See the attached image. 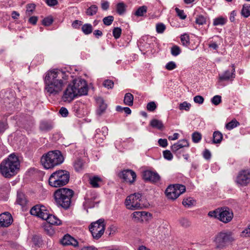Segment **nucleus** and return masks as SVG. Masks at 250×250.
<instances>
[{"label": "nucleus", "mask_w": 250, "mask_h": 250, "mask_svg": "<svg viewBox=\"0 0 250 250\" xmlns=\"http://www.w3.org/2000/svg\"><path fill=\"white\" fill-rule=\"evenodd\" d=\"M70 73L58 69L48 71L44 78L45 89L50 95L58 94L68 82Z\"/></svg>", "instance_id": "nucleus-1"}, {"label": "nucleus", "mask_w": 250, "mask_h": 250, "mask_svg": "<svg viewBox=\"0 0 250 250\" xmlns=\"http://www.w3.org/2000/svg\"><path fill=\"white\" fill-rule=\"evenodd\" d=\"M20 169V162L14 154L10 155L0 164V173L6 178H10L15 175Z\"/></svg>", "instance_id": "nucleus-2"}, {"label": "nucleus", "mask_w": 250, "mask_h": 250, "mask_svg": "<svg viewBox=\"0 0 250 250\" xmlns=\"http://www.w3.org/2000/svg\"><path fill=\"white\" fill-rule=\"evenodd\" d=\"M74 191L69 188H61L54 193V197L57 205L65 209H68L71 203Z\"/></svg>", "instance_id": "nucleus-3"}, {"label": "nucleus", "mask_w": 250, "mask_h": 250, "mask_svg": "<svg viewBox=\"0 0 250 250\" xmlns=\"http://www.w3.org/2000/svg\"><path fill=\"white\" fill-rule=\"evenodd\" d=\"M64 160L59 150L50 151L43 154L41 158V163L45 169L52 168L62 164Z\"/></svg>", "instance_id": "nucleus-4"}, {"label": "nucleus", "mask_w": 250, "mask_h": 250, "mask_svg": "<svg viewBox=\"0 0 250 250\" xmlns=\"http://www.w3.org/2000/svg\"><path fill=\"white\" fill-rule=\"evenodd\" d=\"M69 172L64 170H59L51 174L50 176L49 185L54 188L62 187L66 185L69 181Z\"/></svg>", "instance_id": "nucleus-5"}, {"label": "nucleus", "mask_w": 250, "mask_h": 250, "mask_svg": "<svg viewBox=\"0 0 250 250\" xmlns=\"http://www.w3.org/2000/svg\"><path fill=\"white\" fill-rule=\"evenodd\" d=\"M234 240L233 233L230 231H221L216 235L215 238L217 247L221 249L228 246Z\"/></svg>", "instance_id": "nucleus-6"}, {"label": "nucleus", "mask_w": 250, "mask_h": 250, "mask_svg": "<svg viewBox=\"0 0 250 250\" xmlns=\"http://www.w3.org/2000/svg\"><path fill=\"white\" fill-rule=\"evenodd\" d=\"M142 195L139 193H135L127 196L125 200V205L127 208L134 210L142 208L144 207L141 199Z\"/></svg>", "instance_id": "nucleus-7"}, {"label": "nucleus", "mask_w": 250, "mask_h": 250, "mask_svg": "<svg viewBox=\"0 0 250 250\" xmlns=\"http://www.w3.org/2000/svg\"><path fill=\"white\" fill-rule=\"evenodd\" d=\"M89 230L94 238L99 239L104 234L105 230L104 219H100L91 224Z\"/></svg>", "instance_id": "nucleus-8"}, {"label": "nucleus", "mask_w": 250, "mask_h": 250, "mask_svg": "<svg viewBox=\"0 0 250 250\" xmlns=\"http://www.w3.org/2000/svg\"><path fill=\"white\" fill-rule=\"evenodd\" d=\"M236 183L240 186L245 187L250 184V169L240 170L236 177Z\"/></svg>", "instance_id": "nucleus-9"}, {"label": "nucleus", "mask_w": 250, "mask_h": 250, "mask_svg": "<svg viewBox=\"0 0 250 250\" xmlns=\"http://www.w3.org/2000/svg\"><path fill=\"white\" fill-rule=\"evenodd\" d=\"M30 213L46 221L50 215L44 206L39 205H37L32 207L30 210Z\"/></svg>", "instance_id": "nucleus-10"}, {"label": "nucleus", "mask_w": 250, "mask_h": 250, "mask_svg": "<svg viewBox=\"0 0 250 250\" xmlns=\"http://www.w3.org/2000/svg\"><path fill=\"white\" fill-rule=\"evenodd\" d=\"M233 217L232 210L228 207L220 208L218 219L224 223L230 222Z\"/></svg>", "instance_id": "nucleus-11"}, {"label": "nucleus", "mask_w": 250, "mask_h": 250, "mask_svg": "<svg viewBox=\"0 0 250 250\" xmlns=\"http://www.w3.org/2000/svg\"><path fill=\"white\" fill-rule=\"evenodd\" d=\"M71 85L75 91H79V96L85 95L87 94L88 88L84 80L81 79L74 80Z\"/></svg>", "instance_id": "nucleus-12"}, {"label": "nucleus", "mask_w": 250, "mask_h": 250, "mask_svg": "<svg viewBox=\"0 0 250 250\" xmlns=\"http://www.w3.org/2000/svg\"><path fill=\"white\" fill-rule=\"evenodd\" d=\"M78 96H79V91H75L71 84H69L64 90L62 99L65 102H70Z\"/></svg>", "instance_id": "nucleus-13"}, {"label": "nucleus", "mask_w": 250, "mask_h": 250, "mask_svg": "<svg viewBox=\"0 0 250 250\" xmlns=\"http://www.w3.org/2000/svg\"><path fill=\"white\" fill-rule=\"evenodd\" d=\"M119 176L123 179L125 182L132 184L136 178V174L134 171L130 169L123 170L119 175Z\"/></svg>", "instance_id": "nucleus-14"}, {"label": "nucleus", "mask_w": 250, "mask_h": 250, "mask_svg": "<svg viewBox=\"0 0 250 250\" xmlns=\"http://www.w3.org/2000/svg\"><path fill=\"white\" fill-rule=\"evenodd\" d=\"M143 178L145 181L156 183L160 179V176L156 172L150 170L145 171L143 173Z\"/></svg>", "instance_id": "nucleus-15"}, {"label": "nucleus", "mask_w": 250, "mask_h": 250, "mask_svg": "<svg viewBox=\"0 0 250 250\" xmlns=\"http://www.w3.org/2000/svg\"><path fill=\"white\" fill-rule=\"evenodd\" d=\"M13 222V218L11 214L5 212L0 215V227H8Z\"/></svg>", "instance_id": "nucleus-16"}, {"label": "nucleus", "mask_w": 250, "mask_h": 250, "mask_svg": "<svg viewBox=\"0 0 250 250\" xmlns=\"http://www.w3.org/2000/svg\"><path fill=\"white\" fill-rule=\"evenodd\" d=\"M61 242L62 245H72L75 247L78 246L77 241L69 234L65 235L61 239Z\"/></svg>", "instance_id": "nucleus-17"}, {"label": "nucleus", "mask_w": 250, "mask_h": 250, "mask_svg": "<svg viewBox=\"0 0 250 250\" xmlns=\"http://www.w3.org/2000/svg\"><path fill=\"white\" fill-rule=\"evenodd\" d=\"M165 193L168 199L175 200L179 196L177 194V191L173 185L169 186L165 191Z\"/></svg>", "instance_id": "nucleus-18"}, {"label": "nucleus", "mask_w": 250, "mask_h": 250, "mask_svg": "<svg viewBox=\"0 0 250 250\" xmlns=\"http://www.w3.org/2000/svg\"><path fill=\"white\" fill-rule=\"evenodd\" d=\"M232 69L231 72L229 70L226 71L224 73L219 74V80L220 81H226L229 80L231 78H234L235 77V68L234 65H232Z\"/></svg>", "instance_id": "nucleus-19"}, {"label": "nucleus", "mask_w": 250, "mask_h": 250, "mask_svg": "<svg viewBox=\"0 0 250 250\" xmlns=\"http://www.w3.org/2000/svg\"><path fill=\"white\" fill-rule=\"evenodd\" d=\"M132 217L138 221H143L144 219L147 220L148 215L151 216L150 213L146 211H135L132 214Z\"/></svg>", "instance_id": "nucleus-20"}, {"label": "nucleus", "mask_w": 250, "mask_h": 250, "mask_svg": "<svg viewBox=\"0 0 250 250\" xmlns=\"http://www.w3.org/2000/svg\"><path fill=\"white\" fill-rule=\"evenodd\" d=\"M98 104V108L97 110V114L99 116H101L105 111L107 108V105L104 102L103 99L99 98L97 100Z\"/></svg>", "instance_id": "nucleus-21"}, {"label": "nucleus", "mask_w": 250, "mask_h": 250, "mask_svg": "<svg viewBox=\"0 0 250 250\" xmlns=\"http://www.w3.org/2000/svg\"><path fill=\"white\" fill-rule=\"evenodd\" d=\"M96 196L95 195L89 197L88 195L85 197V204L89 208H93L95 207V205H98L99 201H95Z\"/></svg>", "instance_id": "nucleus-22"}, {"label": "nucleus", "mask_w": 250, "mask_h": 250, "mask_svg": "<svg viewBox=\"0 0 250 250\" xmlns=\"http://www.w3.org/2000/svg\"><path fill=\"white\" fill-rule=\"evenodd\" d=\"M46 224H50V225L59 226L62 224V221L55 216L50 214L46 220Z\"/></svg>", "instance_id": "nucleus-23"}, {"label": "nucleus", "mask_w": 250, "mask_h": 250, "mask_svg": "<svg viewBox=\"0 0 250 250\" xmlns=\"http://www.w3.org/2000/svg\"><path fill=\"white\" fill-rule=\"evenodd\" d=\"M134 97L130 93L125 94L124 99V103L128 106H132L133 104Z\"/></svg>", "instance_id": "nucleus-24"}, {"label": "nucleus", "mask_w": 250, "mask_h": 250, "mask_svg": "<svg viewBox=\"0 0 250 250\" xmlns=\"http://www.w3.org/2000/svg\"><path fill=\"white\" fill-rule=\"evenodd\" d=\"M150 125L152 127L159 130H162L164 128V125L162 122L157 119L152 120L150 123Z\"/></svg>", "instance_id": "nucleus-25"}, {"label": "nucleus", "mask_w": 250, "mask_h": 250, "mask_svg": "<svg viewBox=\"0 0 250 250\" xmlns=\"http://www.w3.org/2000/svg\"><path fill=\"white\" fill-rule=\"evenodd\" d=\"M43 228L44 231L47 235L50 237H52L54 235L55 231L52 226L50 225V224H45L44 225Z\"/></svg>", "instance_id": "nucleus-26"}, {"label": "nucleus", "mask_w": 250, "mask_h": 250, "mask_svg": "<svg viewBox=\"0 0 250 250\" xmlns=\"http://www.w3.org/2000/svg\"><path fill=\"white\" fill-rule=\"evenodd\" d=\"M223 139V135L219 131L214 132L213 134V143L214 144H220Z\"/></svg>", "instance_id": "nucleus-27"}, {"label": "nucleus", "mask_w": 250, "mask_h": 250, "mask_svg": "<svg viewBox=\"0 0 250 250\" xmlns=\"http://www.w3.org/2000/svg\"><path fill=\"white\" fill-rule=\"evenodd\" d=\"M147 7L145 5L139 7L134 13L137 17H143L147 12Z\"/></svg>", "instance_id": "nucleus-28"}, {"label": "nucleus", "mask_w": 250, "mask_h": 250, "mask_svg": "<svg viewBox=\"0 0 250 250\" xmlns=\"http://www.w3.org/2000/svg\"><path fill=\"white\" fill-rule=\"evenodd\" d=\"M241 13L244 17H249L250 16V5L248 4H244Z\"/></svg>", "instance_id": "nucleus-29"}, {"label": "nucleus", "mask_w": 250, "mask_h": 250, "mask_svg": "<svg viewBox=\"0 0 250 250\" xmlns=\"http://www.w3.org/2000/svg\"><path fill=\"white\" fill-rule=\"evenodd\" d=\"M84 163L81 159H78L74 163V167L75 169L79 171L83 169Z\"/></svg>", "instance_id": "nucleus-30"}, {"label": "nucleus", "mask_w": 250, "mask_h": 250, "mask_svg": "<svg viewBox=\"0 0 250 250\" xmlns=\"http://www.w3.org/2000/svg\"><path fill=\"white\" fill-rule=\"evenodd\" d=\"M98 11V7L96 5H92L87 9L86 14L89 16L95 15Z\"/></svg>", "instance_id": "nucleus-31"}, {"label": "nucleus", "mask_w": 250, "mask_h": 250, "mask_svg": "<svg viewBox=\"0 0 250 250\" xmlns=\"http://www.w3.org/2000/svg\"><path fill=\"white\" fill-rule=\"evenodd\" d=\"M82 30L85 35H88L92 33L93 28L90 24L86 23L83 25Z\"/></svg>", "instance_id": "nucleus-32"}, {"label": "nucleus", "mask_w": 250, "mask_h": 250, "mask_svg": "<svg viewBox=\"0 0 250 250\" xmlns=\"http://www.w3.org/2000/svg\"><path fill=\"white\" fill-rule=\"evenodd\" d=\"M101 181V179L98 176H94L92 178H90V184L93 188H99L100 186L98 182Z\"/></svg>", "instance_id": "nucleus-33"}, {"label": "nucleus", "mask_w": 250, "mask_h": 250, "mask_svg": "<svg viewBox=\"0 0 250 250\" xmlns=\"http://www.w3.org/2000/svg\"><path fill=\"white\" fill-rule=\"evenodd\" d=\"M52 127L51 124L46 122H43L41 124L40 128L42 131H48L51 129Z\"/></svg>", "instance_id": "nucleus-34"}, {"label": "nucleus", "mask_w": 250, "mask_h": 250, "mask_svg": "<svg viewBox=\"0 0 250 250\" xmlns=\"http://www.w3.org/2000/svg\"><path fill=\"white\" fill-rule=\"evenodd\" d=\"M195 203V201L192 198L189 197L187 199H184L182 202L183 205L186 207H190L193 206Z\"/></svg>", "instance_id": "nucleus-35"}, {"label": "nucleus", "mask_w": 250, "mask_h": 250, "mask_svg": "<svg viewBox=\"0 0 250 250\" xmlns=\"http://www.w3.org/2000/svg\"><path fill=\"white\" fill-rule=\"evenodd\" d=\"M116 10L119 15L123 14L125 11V4L123 2L118 3L116 6Z\"/></svg>", "instance_id": "nucleus-36"}, {"label": "nucleus", "mask_w": 250, "mask_h": 250, "mask_svg": "<svg viewBox=\"0 0 250 250\" xmlns=\"http://www.w3.org/2000/svg\"><path fill=\"white\" fill-rule=\"evenodd\" d=\"M181 41L183 45L187 46L189 43V37L187 34H184L181 36Z\"/></svg>", "instance_id": "nucleus-37"}, {"label": "nucleus", "mask_w": 250, "mask_h": 250, "mask_svg": "<svg viewBox=\"0 0 250 250\" xmlns=\"http://www.w3.org/2000/svg\"><path fill=\"white\" fill-rule=\"evenodd\" d=\"M239 125V122L236 120H232L231 121L226 125V127L227 129L230 130L236 127Z\"/></svg>", "instance_id": "nucleus-38"}, {"label": "nucleus", "mask_w": 250, "mask_h": 250, "mask_svg": "<svg viewBox=\"0 0 250 250\" xmlns=\"http://www.w3.org/2000/svg\"><path fill=\"white\" fill-rule=\"evenodd\" d=\"M36 5L34 3H30L26 5V13L28 16H31L35 10Z\"/></svg>", "instance_id": "nucleus-39"}, {"label": "nucleus", "mask_w": 250, "mask_h": 250, "mask_svg": "<svg viewBox=\"0 0 250 250\" xmlns=\"http://www.w3.org/2000/svg\"><path fill=\"white\" fill-rule=\"evenodd\" d=\"M176 190L177 191V194L180 196L181 194L183 193L186 191V187L183 185L176 184L174 185Z\"/></svg>", "instance_id": "nucleus-40"}, {"label": "nucleus", "mask_w": 250, "mask_h": 250, "mask_svg": "<svg viewBox=\"0 0 250 250\" xmlns=\"http://www.w3.org/2000/svg\"><path fill=\"white\" fill-rule=\"evenodd\" d=\"M179 223L181 226L185 228H188L191 225L190 221L186 218H182L179 220Z\"/></svg>", "instance_id": "nucleus-41"}, {"label": "nucleus", "mask_w": 250, "mask_h": 250, "mask_svg": "<svg viewBox=\"0 0 250 250\" xmlns=\"http://www.w3.org/2000/svg\"><path fill=\"white\" fill-rule=\"evenodd\" d=\"M53 22V19L52 17H47L45 18L42 21L43 25L48 26L50 25Z\"/></svg>", "instance_id": "nucleus-42"}, {"label": "nucleus", "mask_w": 250, "mask_h": 250, "mask_svg": "<svg viewBox=\"0 0 250 250\" xmlns=\"http://www.w3.org/2000/svg\"><path fill=\"white\" fill-rule=\"evenodd\" d=\"M202 135L198 132H195L192 134V139L194 143H198L201 139Z\"/></svg>", "instance_id": "nucleus-43"}, {"label": "nucleus", "mask_w": 250, "mask_h": 250, "mask_svg": "<svg viewBox=\"0 0 250 250\" xmlns=\"http://www.w3.org/2000/svg\"><path fill=\"white\" fill-rule=\"evenodd\" d=\"M195 22L199 25H203L206 23V18L202 15H199L196 18Z\"/></svg>", "instance_id": "nucleus-44"}, {"label": "nucleus", "mask_w": 250, "mask_h": 250, "mask_svg": "<svg viewBox=\"0 0 250 250\" xmlns=\"http://www.w3.org/2000/svg\"><path fill=\"white\" fill-rule=\"evenodd\" d=\"M122 29L120 27H115L113 30V35L116 39L120 37Z\"/></svg>", "instance_id": "nucleus-45"}, {"label": "nucleus", "mask_w": 250, "mask_h": 250, "mask_svg": "<svg viewBox=\"0 0 250 250\" xmlns=\"http://www.w3.org/2000/svg\"><path fill=\"white\" fill-rule=\"evenodd\" d=\"M114 21V17L112 16H109L104 18L103 20L104 23L106 25H110Z\"/></svg>", "instance_id": "nucleus-46"}, {"label": "nucleus", "mask_w": 250, "mask_h": 250, "mask_svg": "<svg viewBox=\"0 0 250 250\" xmlns=\"http://www.w3.org/2000/svg\"><path fill=\"white\" fill-rule=\"evenodd\" d=\"M181 52L180 47L177 45H174L171 48V53L174 56L178 55Z\"/></svg>", "instance_id": "nucleus-47"}, {"label": "nucleus", "mask_w": 250, "mask_h": 250, "mask_svg": "<svg viewBox=\"0 0 250 250\" xmlns=\"http://www.w3.org/2000/svg\"><path fill=\"white\" fill-rule=\"evenodd\" d=\"M176 144L178 146V147H179L180 149L184 147H188L189 146V144L187 140L183 139L179 141Z\"/></svg>", "instance_id": "nucleus-48"}, {"label": "nucleus", "mask_w": 250, "mask_h": 250, "mask_svg": "<svg viewBox=\"0 0 250 250\" xmlns=\"http://www.w3.org/2000/svg\"><path fill=\"white\" fill-rule=\"evenodd\" d=\"M226 20L222 18L219 17L215 19L213 21L214 25H223L226 23Z\"/></svg>", "instance_id": "nucleus-49"}, {"label": "nucleus", "mask_w": 250, "mask_h": 250, "mask_svg": "<svg viewBox=\"0 0 250 250\" xmlns=\"http://www.w3.org/2000/svg\"><path fill=\"white\" fill-rule=\"evenodd\" d=\"M103 85L108 89H112L114 86V82L110 80H105L103 83Z\"/></svg>", "instance_id": "nucleus-50"}, {"label": "nucleus", "mask_w": 250, "mask_h": 250, "mask_svg": "<svg viewBox=\"0 0 250 250\" xmlns=\"http://www.w3.org/2000/svg\"><path fill=\"white\" fill-rule=\"evenodd\" d=\"M191 106V104L189 103H188L186 102H184L183 103H181L179 105V109L180 110L185 109L186 111H188Z\"/></svg>", "instance_id": "nucleus-51"}, {"label": "nucleus", "mask_w": 250, "mask_h": 250, "mask_svg": "<svg viewBox=\"0 0 250 250\" xmlns=\"http://www.w3.org/2000/svg\"><path fill=\"white\" fill-rule=\"evenodd\" d=\"M211 102L215 105H217L221 102V96L219 95L214 96L211 99Z\"/></svg>", "instance_id": "nucleus-52"}, {"label": "nucleus", "mask_w": 250, "mask_h": 250, "mask_svg": "<svg viewBox=\"0 0 250 250\" xmlns=\"http://www.w3.org/2000/svg\"><path fill=\"white\" fill-rule=\"evenodd\" d=\"M157 107V105L154 102H151L147 104L146 108L147 110L152 112L154 111Z\"/></svg>", "instance_id": "nucleus-53"}, {"label": "nucleus", "mask_w": 250, "mask_h": 250, "mask_svg": "<svg viewBox=\"0 0 250 250\" xmlns=\"http://www.w3.org/2000/svg\"><path fill=\"white\" fill-rule=\"evenodd\" d=\"M17 203L21 205L24 206L26 204V201L23 195H19L17 200Z\"/></svg>", "instance_id": "nucleus-54"}, {"label": "nucleus", "mask_w": 250, "mask_h": 250, "mask_svg": "<svg viewBox=\"0 0 250 250\" xmlns=\"http://www.w3.org/2000/svg\"><path fill=\"white\" fill-rule=\"evenodd\" d=\"M175 10L177 15L182 20H184L186 18L187 16L185 14L184 10H180L178 8L176 7Z\"/></svg>", "instance_id": "nucleus-55"}, {"label": "nucleus", "mask_w": 250, "mask_h": 250, "mask_svg": "<svg viewBox=\"0 0 250 250\" xmlns=\"http://www.w3.org/2000/svg\"><path fill=\"white\" fill-rule=\"evenodd\" d=\"M166 29V26L162 23H158L156 25V31L158 33H162Z\"/></svg>", "instance_id": "nucleus-56"}, {"label": "nucleus", "mask_w": 250, "mask_h": 250, "mask_svg": "<svg viewBox=\"0 0 250 250\" xmlns=\"http://www.w3.org/2000/svg\"><path fill=\"white\" fill-rule=\"evenodd\" d=\"M164 157L168 160H171L173 158V155L169 150H166L163 151Z\"/></svg>", "instance_id": "nucleus-57"}, {"label": "nucleus", "mask_w": 250, "mask_h": 250, "mask_svg": "<svg viewBox=\"0 0 250 250\" xmlns=\"http://www.w3.org/2000/svg\"><path fill=\"white\" fill-rule=\"evenodd\" d=\"M220 212V208H218L214 211H209L208 213V216L213 217L218 219L219 213Z\"/></svg>", "instance_id": "nucleus-58"}, {"label": "nucleus", "mask_w": 250, "mask_h": 250, "mask_svg": "<svg viewBox=\"0 0 250 250\" xmlns=\"http://www.w3.org/2000/svg\"><path fill=\"white\" fill-rule=\"evenodd\" d=\"M176 67V63L173 62H168L166 65V68L168 70H172Z\"/></svg>", "instance_id": "nucleus-59"}, {"label": "nucleus", "mask_w": 250, "mask_h": 250, "mask_svg": "<svg viewBox=\"0 0 250 250\" xmlns=\"http://www.w3.org/2000/svg\"><path fill=\"white\" fill-rule=\"evenodd\" d=\"M194 102L196 103L202 104L204 101V98L200 95L196 96L193 98Z\"/></svg>", "instance_id": "nucleus-60"}, {"label": "nucleus", "mask_w": 250, "mask_h": 250, "mask_svg": "<svg viewBox=\"0 0 250 250\" xmlns=\"http://www.w3.org/2000/svg\"><path fill=\"white\" fill-rule=\"evenodd\" d=\"M7 128V124L4 122H0V134Z\"/></svg>", "instance_id": "nucleus-61"}, {"label": "nucleus", "mask_w": 250, "mask_h": 250, "mask_svg": "<svg viewBox=\"0 0 250 250\" xmlns=\"http://www.w3.org/2000/svg\"><path fill=\"white\" fill-rule=\"evenodd\" d=\"M59 113L61 114V115L63 117H66L67 116L68 114V110L65 108V107H62L60 110V111H59Z\"/></svg>", "instance_id": "nucleus-62"}, {"label": "nucleus", "mask_w": 250, "mask_h": 250, "mask_svg": "<svg viewBox=\"0 0 250 250\" xmlns=\"http://www.w3.org/2000/svg\"><path fill=\"white\" fill-rule=\"evenodd\" d=\"M242 235L244 237H250V226L242 232Z\"/></svg>", "instance_id": "nucleus-63"}, {"label": "nucleus", "mask_w": 250, "mask_h": 250, "mask_svg": "<svg viewBox=\"0 0 250 250\" xmlns=\"http://www.w3.org/2000/svg\"><path fill=\"white\" fill-rule=\"evenodd\" d=\"M158 143L161 146L163 147H165L167 146V141L166 139H160L158 140Z\"/></svg>", "instance_id": "nucleus-64"}]
</instances>
